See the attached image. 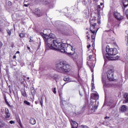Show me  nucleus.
<instances>
[{"label": "nucleus", "instance_id": "f257e3e1", "mask_svg": "<svg viewBox=\"0 0 128 128\" xmlns=\"http://www.w3.org/2000/svg\"><path fill=\"white\" fill-rule=\"evenodd\" d=\"M40 34L46 42L45 44L47 50H56L58 48V46L60 44V42H58V40H56V35L54 34H50L48 35L44 33H41Z\"/></svg>", "mask_w": 128, "mask_h": 128}, {"label": "nucleus", "instance_id": "f03ea898", "mask_svg": "<svg viewBox=\"0 0 128 128\" xmlns=\"http://www.w3.org/2000/svg\"><path fill=\"white\" fill-rule=\"evenodd\" d=\"M55 68L56 72L60 74H68L72 70V66L66 63L64 61L56 63Z\"/></svg>", "mask_w": 128, "mask_h": 128}, {"label": "nucleus", "instance_id": "7ed1b4c3", "mask_svg": "<svg viewBox=\"0 0 128 128\" xmlns=\"http://www.w3.org/2000/svg\"><path fill=\"white\" fill-rule=\"evenodd\" d=\"M74 50L70 44L60 42V44L58 46L56 50H59L61 52L66 54L68 56H70L74 54Z\"/></svg>", "mask_w": 128, "mask_h": 128}, {"label": "nucleus", "instance_id": "20e7f679", "mask_svg": "<svg viewBox=\"0 0 128 128\" xmlns=\"http://www.w3.org/2000/svg\"><path fill=\"white\" fill-rule=\"evenodd\" d=\"M106 58L109 60H118L120 56H116L118 54V50L116 48H110V46H106Z\"/></svg>", "mask_w": 128, "mask_h": 128}, {"label": "nucleus", "instance_id": "39448f33", "mask_svg": "<svg viewBox=\"0 0 128 128\" xmlns=\"http://www.w3.org/2000/svg\"><path fill=\"white\" fill-rule=\"evenodd\" d=\"M90 30L89 32H86V36L88 38V42L90 41V38H92L91 42H92V46H94V42H96V32H98V28L97 30L92 28L91 30L90 28Z\"/></svg>", "mask_w": 128, "mask_h": 128}, {"label": "nucleus", "instance_id": "423d86ee", "mask_svg": "<svg viewBox=\"0 0 128 128\" xmlns=\"http://www.w3.org/2000/svg\"><path fill=\"white\" fill-rule=\"evenodd\" d=\"M70 56H73V58H75L73 59V60L76 62L78 68H80L82 64V61L81 59H76L78 58V52H76L74 49V52L72 54H70Z\"/></svg>", "mask_w": 128, "mask_h": 128}, {"label": "nucleus", "instance_id": "0eeeda50", "mask_svg": "<svg viewBox=\"0 0 128 128\" xmlns=\"http://www.w3.org/2000/svg\"><path fill=\"white\" fill-rule=\"evenodd\" d=\"M113 16L116 18V20L119 22L122 20L124 18V16L122 15V14L118 11H114L113 12Z\"/></svg>", "mask_w": 128, "mask_h": 128}, {"label": "nucleus", "instance_id": "6e6552de", "mask_svg": "<svg viewBox=\"0 0 128 128\" xmlns=\"http://www.w3.org/2000/svg\"><path fill=\"white\" fill-rule=\"evenodd\" d=\"M89 22H90V28L91 30H92V28L98 30L96 28V18H95L94 19L92 18H90Z\"/></svg>", "mask_w": 128, "mask_h": 128}, {"label": "nucleus", "instance_id": "1a4fd4ad", "mask_svg": "<svg viewBox=\"0 0 128 128\" xmlns=\"http://www.w3.org/2000/svg\"><path fill=\"white\" fill-rule=\"evenodd\" d=\"M114 72L112 70H109L106 73L107 74V78L108 80H114Z\"/></svg>", "mask_w": 128, "mask_h": 128}, {"label": "nucleus", "instance_id": "9d476101", "mask_svg": "<svg viewBox=\"0 0 128 128\" xmlns=\"http://www.w3.org/2000/svg\"><path fill=\"white\" fill-rule=\"evenodd\" d=\"M94 102H92V101H91L89 105V107L92 108H91L92 112H96V110H98V105L96 104H95L94 106Z\"/></svg>", "mask_w": 128, "mask_h": 128}, {"label": "nucleus", "instance_id": "9b49d317", "mask_svg": "<svg viewBox=\"0 0 128 128\" xmlns=\"http://www.w3.org/2000/svg\"><path fill=\"white\" fill-rule=\"evenodd\" d=\"M128 110V106L126 105H122L119 108V110L120 112H127Z\"/></svg>", "mask_w": 128, "mask_h": 128}, {"label": "nucleus", "instance_id": "f8f14e48", "mask_svg": "<svg viewBox=\"0 0 128 128\" xmlns=\"http://www.w3.org/2000/svg\"><path fill=\"white\" fill-rule=\"evenodd\" d=\"M90 100H96V102L97 100H98V94H96L92 93L90 94Z\"/></svg>", "mask_w": 128, "mask_h": 128}, {"label": "nucleus", "instance_id": "ddd939ff", "mask_svg": "<svg viewBox=\"0 0 128 128\" xmlns=\"http://www.w3.org/2000/svg\"><path fill=\"white\" fill-rule=\"evenodd\" d=\"M4 112L6 114L5 118H6V120L10 118V110H8V108H6Z\"/></svg>", "mask_w": 128, "mask_h": 128}, {"label": "nucleus", "instance_id": "4468645a", "mask_svg": "<svg viewBox=\"0 0 128 128\" xmlns=\"http://www.w3.org/2000/svg\"><path fill=\"white\" fill-rule=\"evenodd\" d=\"M34 14H36V16H42V14L40 12V10L38 8L35 9Z\"/></svg>", "mask_w": 128, "mask_h": 128}, {"label": "nucleus", "instance_id": "2eb2a0df", "mask_svg": "<svg viewBox=\"0 0 128 128\" xmlns=\"http://www.w3.org/2000/svg\"><path fill=\"white\" fill-rule=\"evenodd\" d=\"M124 98L125 100H123L122 104H128V93L126 92L124 94Z\"/></svg>", "mask_w": 128, "mask_h": 128}, {"label": "nucleus", "instance_id": "dca6fc26", "mask_svg": "<svg viewBox=\"0 0 128 128\" xmlns=\"http://www.w3.org/2000/svg\"><path fill=\"white\" fill-rule=\"evenodd\" d=\"M72 128H78V124L76 121H72L71 122Z\"/></svg>", "mask_w": 128, "mask_h": 128}, {"label": "nucleus", "instance_id": "f3484780", "mask_svg": "<svg viewBox=\"0 0 128 128\" xmlns=\"http://www.w3.org/2000/svg\"><path fill=\"white\" fill-rule=\"evenodd\" d=\"M38 2H42L43 4H48V0H36Z\"/></svg>", "mask_w": 128, "mask_h": 128}, {"label": "nucleus", "instance_id": "a211bd4d", "mask_svg": "<svg viewBox=\"0 0 128 128\" xmlns=\"http://www.w3.org/2000/svg\"><path fill=\"white\" fill-rule=\"evenodd\" d=\"M12 30H14V28H12L10 30L7 29L6 30V32L9 36H12Z\"/></svg>", "mask_w": 128, "mask_h": 128}, {"label": "nucleus", "instance_id": "6ab92c4d", "mask_svg": "<svg viewBox=\"0 0 128 128\" xmlns=\"http://www.w3.org/2000/svg\"><path fill=\"white\" fill-rule=\"evenodd\" d=\"M30 122L31 124H36V121L35 118H30Z\"/></svg>", "mask_w": 128, "mask_h": 128}, {"label": "nucleus", "instance_id": "aec40b11", "mask_svg": "<svg viewBox=\"0 0 128 128\" xmlns=\"http://www.w3.org/2000/svg\"><path fill=\"white\" fill-rule=\"evenodd\" d=\"M21 94L22 96H24V98H28L26 92V90H21Z\"/></svg>", "mask_w": 128, "mask_h": 128}, {"label": "nucleus", "instance_id": "412c9836", "mask_svg": "<svg viewBox=\"0 0 128 128\" xmlns=\"http://www.w3.org/2000/svg\"><path fill=\"white\" fill-rule=\"evenodd\" d=\"M43 96H41L40 98H38V100L40 102V106L42 108V106H44V100H43Z\"/></svg>", "mask_w": 128, "mask_h": 128}, {"label": "nucleus", "instance_id": "4be33fe9", "mask_svg": "<svg viewBox=\"0 0 128 128\" xmlns=\"http://www.w3.org/2000/svg\"><path fill=\"white\" fill-rule=\"evenodd\" d=\"M122 3L124 8H126V6H128V0H123Z\"/></svg>", "mask_w": 128, "mask_h": 128}, {"label": "nucleus", "instance_id": "5701e85b", "mask_svg": "<svg viewBox=\"0 0 128 128\" xmlns=\"http://www.w3.org/2000/svg\"><path fill=\"white\" fill-rule=\"evenodd\" d=\"M4 32V24L0 21V32Z\"/></svg>", "mask_w": 128, "mask_h": 128}, {"label": "nucleus", "instance_id": "b1692460", "mask_svg": "<svg viewBox=\"0 0 128 128\" xmlns=\"http://www.w3.org/2000/svg\"><path fill=\"white\" fill-rule=\"evenodd\" d=\"M30 90L32 96H34V94H36V90H34V88L32 87L30 88Z\"/></svg>", "mask_w": 128, "mask_h": 128}, {"label": "nucleus", "instance_id": "393cba45", "mask_svg": "<svg viewBox=\"0 0 128 128\" xmlns=\"http://www.w3.org/2000/svg\"><path fill=\"white\" fill-rule=\"evenodd\" d=\"M64 82H70V78L68 76H66L64 78Z\"/></svg>", "mask_w": 128, "mask_h": 128}, {"label": "nucleus", "instance_id": "a878e982", "mask_svg": "<svg viewBox=\"0 0 128 128\" xmlns=\"http://www.w3.org/2000/svg\"><path fill=\"white\" fill-rule=\"evenodd\" d=\"M4 100L6 104H7L9 108H12V106L10 104V103H8V100H6V97H4Z\"/></svg>", "mask_w": 128, "mask_h": 128}, {"label": "nucleus", "instance_id": "bb28decb", "mask_svg": "<svg viewBox=\"0 0 128 128\" xmlns=\"http://www.w3.org/2000/svg\"><path fill=\"white\" fill-rule=\"evenodd\" d=\"M58 94L60 100H63L64 98H62V91H58Z\"/></svg>", "mask_w": 128, "mask_h": 128}, {"label": "nucleus", "instance_id": "cd10ccee", "mask_svg": "<svg viewBox=\"0 0 128 128\" xmlns=\"http://www.w3.org/2000/svg\"><path fill=\"white\" fill-rule=\"evenodd\" d=\"M4 126H6V124H4V122H3L2 121H0V128H4Z\"/></svg>", "mask_w": 128, "mask_h": 128}, {"label": "nucleus", "instance_id": "c85d7f7f", "mask_svg": "<svg viewBox=\"0 0 128 128\" xmlns=\"http://www.w3.org/2000/svg\"><path fill=\"white\" fill-rule=\"evenodd\" d=\"M60 106L62 108H64V104L62 99L60 100Z\"/></svg>", "mask_w": 128, "mask_h": 128}, {"label": "nucleus", "instance_id": "c756f323", "mask_svg": "<svg viewBox=\"0 0 128 128\" xmlns=\"http://www.w3.org/2000/svg\"><path fill=\"white\" fill-rule=\"evenodd\" d=\"M19 36L20 38H23L26 36V33H20L19 34Z\"/></svg>", "mask_w": 128, "mask_h": 128}, {"label": "nucleus", "instance_id": "7c9ffc66", "mask_svg": "<svg viewBox=\"0 0 128 128\" xmlns=\"http://www.w3.org/2000/svg\"><path fill=\"white\" fill-rule=\"evenodd\" d=\"M91 86H92L91 90H94V88H95L94 84V82H92Z\"/></svg>", "mask_w": 128, "mask_h": 128}, {"label": "nucleus", "instance_id": "2f4dec72", "mask_svg": "<svg viewBox=\"0 0 128 128\" xmlns=\"http://www.w3.org/2000/svg\"><path fill=\"white\" fill-rule=\"evenodd\" d=\"M24 104H26V106H30V103L26 100H24Z\"/></svg>", "mask_w": 128, "mask_h": 128}, {"label": "nucleus", "instance_id": "473e14b6", "mask_svg": "<svg viewBox=\"0 0 128 128\" xmlns=\"http://www.w3.org/2000/svg\"><path fill=\"white\" fill-rule=\"evenodd\" d=\"M78 128H89L88 126H79L78 127Z\"/></svg>", "mask_w": 128, "mask_h": 128}, {"label": "nucleus", "instance_id": "72a5a7b5", "mask_svg": "<svg viewBox=\"0 0 128 128\" xmlns=\"http://www.w3.org/2000/svg\"><path fill=\"white\" fill-rule=\"evenodd\" d=\"M125 14L127 18H128V8L125 12Z\"/></svg>", "mask_w": 128, "mask_h": 128}, {"label": "nucleus", "instance_id": "f704fd0d", "mask_svg": "<svg viewBox=\"0 0 128 128\" xmlns=\"http://www.w3.org/2000/svg\"><path fill=\"white\" fill-rule=\"evenodd\" d=\"M102 54H103L104 58L105 56H106V51L102 50Z\"/></svg>", "mask_w": 128, "mask_h": 128}, {"label": "nucleus", "instance_id": "c9c22d12", "mask_svg": "<svg viewBox=\"0 0 128 128\" xmlns=\"http://www.w3.org/2000/svg\"><path fill=\"white\" fill-rule=\"evenodd\" d=\"M87 64L89 68H92V64H90V62H87Z\"/></svg>", "mask_w": 128, "mask_h": 128}, {"label": "nucleus", "instance_id": "e433bc0d", "mask_svg": "<svg viewBox=\"0 0 128 128\" xmlns=\"http://www.w3.org/2000/svg\"><path fill=\"white\" fill-rule=\"evenodd\" d=\"M92 56L90 55L88 58V60L90 62V60H92Z\"/></svg>", "mask_w": 128, "mask_h": 128}, {"label": "nucleus", "instance_id": "4c0bfd02", "mask_svg": "<svg viewBox=\"0 0 128 128\" xmlns=\"http://www.w3.org/2000/svg\"><path fill=\"white\" fill-rule=\"evenodd\" d=\"M108 32H111V33L112 32V34H114V29L112 30H110Z\"/></svg>", "mask_w": 128, "mask_h": 128}, {"label": "nucleus", "instance_id": "58836bf2", "mask_svg": "<svg viewBox=\"0 0 128 128\" xmlns=\"http://www.w3.org/2000/svg\"><path fill=\"white\" fill-rule=\"evenodd\" d=\"M34 42V40H32V37L30 36L29 42Z\"/></svg>", "mask_w": 128, "mask_h": 128}, {"label": "nucleus", "instance_id": "ea45409f", "mask_svg": "<svg viewBox=\"0 0 128 128\" xmlns=\"http://www.w3.org/2000/svg\"><path fill=\"white\" fill-rule=\"evenodd\" d=\"M53 92L54 94H56V88H54V90H53Z\"/></svg>", "mask_w": 128, "mask_h": 128}, {"label": "nucleus", "instance_id": "a19ab883", "mask_svg": "<svg viewBox=\"0 0 128 128\" xmlns=\"http://www.w3.org/2000/svg\"><path fill=\"white\" fill-rule=\"evenodd\" d=\"M14 98H16V96H18V92H16V94L14 92H13Z\"/></svg>", "mask_w": 128, "mask_h": 128}, {"label": "nucleus", "instance_id": "79ce46f5", "mask_svg": "<svg viewBox=\"0 0 128 128\" xmlns=\"http://www.w3.org/2000/svg\"><path fill=\"white\" fill-rule=\"evenodd\" d=\"M30 5V4H24V6H26V8H28V6Z\"/></svg>", "mask_w": 128, "mask_h": 128}, {"label": "nucleus", "instance_id": "37998d69", "mask_svg": "<svg viewBox=\"0 0 128 128\" xmlns=\"http://www.w3.org/2000/svg\"><path fill=\"white\" fill-rule=\"evenodd\" d=\"M2 46H4L2 42H0V48H2Z\"/></svg>", "mask_w": 128, "mask_h": 128}, {"label": "nucleus", "instance_id": "c03bdc74", "mask_svg": "<svg viewBox=\"0 0 128 128\" xmlns=\"http://www.w3.org/2000/svg\"><path fill=\"white\" fill-rule=\"evenodd\" d=\"M10 124H14V121L10 120Z\"/></svg>", "mask_w": 128, "mask_h": 128}, {"label": "nucleus", "instance_id": "a18cd8bd", "mask_svg": "<svg viewBox=\"0 0 128 128\" xmlns=\"http://www.w3.org/2000/svg\"><path fill=\"white\" fill-rule=\"evenodd\" d=\"M12 2L9 1L8 2V6H12Z\"/></svg>", "mask_w": 128, "mask_h": 128}, {"label": "nucleus", "instance_id": "49530a36", "mask_svg": "<svg viewBox=\"0 0 128 128\" xmlns=\"http://www.w3.org/2000/svg\"><path fill=\"white\" fill-rule=\"evenodd\" d=\"M92 46V45L90 44L87 46V48H90Z\"/></svg>", "mask_w": 128, "mask_h": 128}, {"label": "nucleus", "instance_id": "de8ad7c7", "mask_svg": "<svg viewBox=\"0 0 128 128\" xmlns=\"http://www.w3.org/2000/svg\"><path fill=\"white\" fill-rule=\"evenodd\" d=\"M27 48H28V50H29V52H30V46H28Z\"/></svg>", "mask_w": 128, "mask_h": 128}, {"label": "nucleus", "instance_id": "09e8293b", "mask_svg": "<svg viewBox=\"0 0 128 128\" xmlns=\"http://www.w3.org/2000/svg\"><path fill=\"white\" fill-rule=\"evenodd\" d=\"M13 58H16V55H14L13 56Z\"/></svg>", "mask_w": 128, "mask_h": 128}, {"label": "nucleus", "instance_id": "8fccbe9b", "mask_svg": "<svg viewBox=\"0 0 128 128\" xmlns=\"http://www.w3.org/2000/svg\"><path fill=\"white\" fill-rule=\"evenodd\" d=\"M104 118L106 119V118H110V117H108V116H106L105 118Z\"/></svg>", "mask_w": 128, "mask_h": 128}, {"label": "nucleus", "instance_id": "3c124183", "mask_svg": "<svg viewBox=\"0 0 128 128\" xmlns=\"http://www.w3.org/2000/svg\"><path fill=\"white\" fill-rule=\"evenodd\" d=\"M35 104H38V101H36V102H35Z\"/></svg>", "mask_w": 128, "mask_h": 128}, {"label": "nucleus", "instance_id": "603ef678", "mask_svg": "<svg viewBox=\"0 0 128 128\" xmlns=\"http://www.w3.org/2000/svg\"><path fill=\"white\" fill-rule=\"evenodd\" d=\"M98 8H100V6L98 5Z\"/></svg>", "mask_w": 128, "mask_h": 128}, {"label": "nucleus", "instance_id": "864d4df0", "mask_svg": "<svg viewBox=\"0 0 128 128\" xmlns=\"http://www.w3.org/2000/svg\"><path fill=\"white\" fill-rule=\"evenodd\" d=\"M98 24H100V21H98Z\"/></svg>", "mask_w": 128, "mask_h": 128}, {"label": "nucleus", "instance_id": "5fc2aeb1", "mask_svg": "<svg viewBox=\"0 0 128 128\" xmlns=\"http://www.w3.org/2000/svg\"><path fill=\"white\" fill-rule=\"evenodd\" d=\"M92 82H94V78H92Z\"/></svg>", "mask_w": 128, "mask_h": 128}, {"label": "nucleus", "instance_id": "6e6d98bb", "mask_svg": "<svg viewBox=\"0 0 128 128\" xmlns=\"http://www.w3.org/2000/svg\"><path fill=\"white\" fill-rule=\"evenodd\" d=\"M16 54H20V51H17V52H16Z\"/></svg>", "mask_w": 128, "mask_h": 128}, {"label": "nucleus", "instance_id": "4d7b16f0", "mask_svg": "<svg viewBox=\"0 0 128 128\" xmlns=\"http://www.w3.org/2000/svg\"><path fill=\"white\" fill-rule=\"evenodd\" d=\"M26 79L28 80H30V77H27Z\"/></svg>", "mask_w": 128, "mask_h": 128}, {"label": "nucleus", "instance_id": "13d9d810", "mask_svg": "<svg viewBox=\"0 0 128 128\" xmlns=\"http://www.w3.org/2000/svg\"><path fill=\"white\" fill-rule=\"evenodd\" d=\"M80 96H82V94H80Z\"/></svg>", "mask_w": 128, "mask_h": 128}, {"label": "nucleus", "instance_id": "bf43d9fd", "mask_svg": "<svg viewBox=\"0 0 128 128\" xmlns=\"http://www.w3.org/2000/svg\"><path fill=\"white\" fill-rule=\"evenodd\" d=\"M100 6H102V3H100Z\"/></svg>", "mask_w": 128, "mask_h": 128}, {"label": "nucleus", "instance_id": "052dcab7", "mask_svg": "<svg viewBox=\"0 0 128 128\" xmlns=\"http://www.w3.org/2000/svg\"><path fill=\"white\" fill-rule=\"evenodd\" d=\"M78 77L80 78V75H78Z\"/></svg>", "mask_w": 128, "mask_h": 128}]
</instances>
